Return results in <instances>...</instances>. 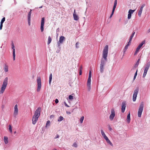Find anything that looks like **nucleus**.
Masks as SVG:
<instances>
[{"label": "nucleus", "instance_id": "nucleus-1", "mask_svg": "<svg viewBox=\"0 0 150 150\" xmlns=\"http://www.w3.org/2000/svg\"><path fill=\"white\" fill-rule=\"evenodd\" d=\"M108 52V46L106 45L103 51V58L101 61V63L100 66V71L101 73H103L104 71V67L107 61V57Z\"/></svg>", "mask_w": 150, "mask_h": 150}, {"label": "nucleus", "instance_id": "nucleus-2", "mask_svg": "<svg viewBox=\"0 0 150 150\" xmlns=\"http://www.w3.org/2000/svg\"><path fill=\"white\" fill-rule=\"evenodd\" d=\"M144 107V103L143 102L141 103L138 112V116L140 117H141L142 113L143 111Z\"/></svg>", "mask_w": 150, "mask_h": 150}, {"label": "nucleus", "instance_id": "nucleus-3", "mask_svg": "<svg viewBox=\"0 0 150 150\" xmlns=\"http://www.w3.org/2000/svg\"><path fill=\"white\" fill-rule=\"evenodd\" d=\"M37 83L38 84V88L37 91L39 92L40 91L41 87V79L40 77H38L37 79Z\"/></svg>", "mask_w": 150, "mask_h": 150}, {"label": "nucleus", "instance_id": "nucleus-4", "mask_svg": "<svg viewBox=\"0 0 150 150\" xmlns=\"http://www.w3.org/2000/svg\"><path fill=\"white\" fill-rule=\"evenodd\" d=\"M139 90V88L138 87H137L135 90L134 91V94L133 96V101H135L136 100L137 95L138 94Z\"/></svg>", "mask_w": 150, "mask_h": 150}, {"label": "nucleus", "instance_id": "nucleus-5", "mask_svg": "<svg viewBox=\"0 0 150 150\" xmlns=\"http://www.w3.org/2000/svg\"><path fill=\"white\" fill-rule=\"evenodd\" d=\"M41 110V108L40 107L38 108L35 111L34 115L33 116L39 118L40 116Z\"/></svg>", "mask_w": 150, "mask_h": 150}, {"label": "nucleus", "instance_id": "nucleus-6", "mask_svg": "<svg viewBox=\"0 0 150 150\" xmlns=\"http://www.w3.org/2000/svg\"><path fill=\"white\" fill-rule=\"evenodd\" d=\"M145 43V41L144 40L140 43L137 47L136 50L134 53V55H136L139 51L140 49L142 47V45Z\"/></svg>", "mask_w": 150, "mask_h": 150}, {"label": "nucleus", "instance_id": "nucleus-7", "mask_svg": "<svg viewBox=\"0 0 150 150\" xmlns=\"http://www.w3.org/2000/svg\"><path fill=\"white\" fill-rule=\"evenodd\" d=\"M45 17H43L42 18L41 23V26H40V29L41 32H42L44 30V26L45 23Z\"/></svg>", "mask_w": 150, "mask_h": 150}, {"label": "nucleus", "instance_id": "nucleus-8", "mask_svg": "<svg viewBox=\"0 0 150 150\" xmlns=\"http://www.w3.org/2000/svg\"><path fill=\"white\" fill-rule=\"evenodd\" d=\"M15 46L14 45L13 42H12L11 44V48L13 49V60L14 61L15 60V50L14 48Z\"/></svg>", "mask_w": 150, "mask_h": 150}, {"label": "nucleus", "instance_id": "nucleus-9", "mask_svg": "<svg viewBox=\"0 0 150 150\" xmlns=\"http://www.w3.org/2000/svg\"><path fill=\"white\" fill-rule=\"evenodd\" d=\"M115 116V113L114 109H112L111 110V114L110 116V119L111 120H113Z\"/></svg>", "mask_w": 150, "mask_h": 150}, {"label": "nucleus", "instance_id": "nucleus-10", "mask_svg": "<svg viewBox=\"0 0 150 150\" xmlns=\"http://www.w3.org/2000/svg\"><path fill=\"white\" fill-rule=\"evenodd\" d=\"M145 5V4H143L141 6L138 12V16L140 17L141 16V15L142 14V11L143 10V8L144 7Z\"/></svg>", "mask_w": 150, "mask_h": 150}, {"label": "nucleus", "instance_id": "nucleus-11", "mask_svg": "<svg viewBox=\"0 0 150 150\" xmlns=\"http://www.w3.org/2000/svg\"><path fill=\"white\" fill-rule=\"evenodd\" d=\"M126 103L125 101H124L122 102V108H121V111L122 113L124 112L125 108H126Z\"/></svg>", "mask_w": 150, "mask_h": 150}, {"label": "nucleus", "instance_id": "nucleus-12", "mask_svg": "<svg viewBox=\"0 0 150 150\" xmlns=\"http://www.w3.org/2000/svg\"><path fill=\"white\" fill-rule=\"evenodd\" d=\"M8 78L6 77L5 78L4 80L2 86H4L6 87L8 84Z\"/></svg>", "mask_w": 150, "mask_h": 150}, {"label": "nucleus", "instance_id": "nucleus-13", "mask_svg": "<svg viewBox=\"0 0 150 150\" xmlns=\"http://www.w3.org/2000/svg\"><path fill=\"white\" fill-rule=\"evenodd\" d=\"M18 105L16 104L14 106V110L13 113L14 115L16 116L18 115Z\"/></svg>", "mask_w": 150, "mask_h": 150}, {"label": "nucleus", "instance_id": "nucleus-14", "mask_svg": "<svg viewBox=\"0 0 150 150\" xmlns=\"http://www.w3.org/2000/svg\"><path fill=\"white\" fill-rule=\"evenodd\" d=\"M73 16L74 20L75 21H77L79 19V18L78 16L76 15L75 10H74Z\"/></svg>", "mask_w": 150, "mask_h": 150}, {"label": "nucleus", "instance_id": "nucleus-15", "mask_svg": "<svg viewBox=\"0 0 150 150\" xmlns=\"http://www.w3.org/2000/svg\"><path fill=\"white\" fill-rule=\"evenodd\" d=\"M65 38L64 36H61L60 37L59 41L58 42L59 43L62 44L64 41L65 40Z\"/></svg>", "mask_w": 150, "mask_h": 150}, {"label": "nucleus", "instance_id": "nucleus-16", "mask_svg": "<svg viewBox=\"0 0 150 150\" xmlns=\"http://www.w3.org/2000/svg\"><path fill=\"white\" fill-rule=\"evenodd\" d=\"M38 118L37 117H35L34 116L33 117L32 119L33 124L35 125L36 123L37 120H38Z\"/></svg>", "mask_w": 150, "mask_h": 150}, {"label": "nucleus", "instance_id": "nucleus-17", "mask_svg": "<svg viewBox=\"0 0 150 150\" xmlns=\"http://www.w3.org/2000/svg\"><path fill=\"white\" fill-rule=\"evenodd\" d=\"M130 119H130V112H129L127 115V123L128 124H129L130 122Z\"/></svg>", "mask_w": 150, "mask_h": 150}, {"label": "nucleus", "instance_id": "nucleus-18", "mask_svg": "<svg viewBox=\"0 0 150 150\" xmlns=\"http://www.w3.org/2000/svg\"><path fill=\"white\" fill-rule=\"evenodd\" d=\"M106 141L107 143L109 144L111 146H113V144L110 142V141L109 140L107 136L105 138H104Z\"/></svg>", "mask_w": 150, "mask_h": 150}, {"label": "nucleus", "instance_id": "nucleus-19", "mask_svg": "<svg viewBox=\"0 0 150 150\" xmlns=\"http://www.w3.org/2000/svg\"><path fill=\"white\" fill-rule=\"evenodd\" d=\"M32 11V10L30 9V11L29 12L28 14V20H30L31 18V11Z\"/></svg>", "mask_w": 150, "mask_h": 150}, {"label": "nucleus", "instance_id": "nucleus-20", "mask_svg": "<svg viewBox=\"0 0 150 150\" xmlns=\"http://www.w3.org/2000/svg\"><path fill=\"white\" fill-rule=\"evenodd\" d=\"M6 88V87H5L2 86L1 88V90L0 91V93H3L4 92Z\"/></svg>", "mask_w": 150, "mask_h": 150}, {"label": "nucleus", "instance_id": "nucleus-21", "mask_svg": "<svg viewBox=\"0 0 150 150\" xmlns=\"http://www.w3.org/2000/svg\"><path fill=\"white\" fill-rule=\"evenodd\" d=\"M4 141L6 144H7L8 143V138L6 136H4Z\"/></svg>", "mask_w": 150, "mask_h": 150}, {"label": "nucleus", "instance_id": "nucleus-22", "mask_svg": "<svg viewBox=\"0 0 150 150\" xmlns=\"http://www.w3.org/2000/svg\"><path fill=\"white\" fill-rule=\"evenodd\" d=\"M52 79V73H51L49 76V83L50 85L51 81Z\"/></svg>", "mask_w": 150, "mask_h": 150}, {"label": "nucleus", "instance_id": "nucleus-23", "mask_svg": "<svg viewBox=\"0 0 150 150\" xmlns=\"http://www.w3.org/2000/svg\"><path fill=\"white\" fill-rule=\"evenodd\" d=\"M101 132L102 136L104 138H105L106 137H107L103 130H101Z\"/></svg>", "mask_w": 150, "mask_h": 150}, {"label": "nucleus", "instance_id": "nucleus-24", "mask_svg": "<svg viewBox=\"0 0 150 150\" xmlns=\"http://www.w3.org/2000/svg\"><path fill=\"white\" fill-rule=\"evenodd\" d=\"M52 41V39L50 36L48 37V41H47V44L49 45L51 42Z\"/></svg>", "mask_w": 150, "mask_h": 150}, {"label": "nucleus", "instance_id": "nucleus-25", "mask_svg": "<svg viewBox=\"0 0 150 150\" xmlns=\"http://www.w3.org/2000/svg\"><path fill=\"white\" fill-rule=\"evenodd\" d=\"M135 33V32L133 31L131 34V35L130 36L129 39H130V40H132V39L134 37V36Z\"/></svg>", "mask_w": 150, "mask_h": 150}, {"label": "nucleus", "instance_id": "nucleus-26", "mask_svg": "<svg viewBox=\"0 0 150 150\" xmlns=\"http://www.w3.org/2000/svg\"><path fill=\"white\" fill-rule=\"evenodd\" d=\"M128 46H129L128 44H127L125 46L124 49L123 50V52L124 53L126 51V50L128 49Z\"/></svg>", "mask_w": 150, "mask_h": 150}, {"label": "nucleus", "instance_id": "nucleus-27", "mask_svg": "<svg viewBox=\"0 0 150 150\" xmlns=\"http://www.w3.org/2000/svg\"><path fill=\"white\" fill-rule=\"evenodd\" d=\"M91 77H88L87 81V84H91Z\"/></svg>", "mask_w": 150, "mask_h": 150}, {"label": "nucleus", "instance_id": "nucleus-28", "mask_svg": "<svg viewBox=\"0 0 150 150\" xmlns=\"http://www.w3.org/2000/svg\"><path fill=\"white\" fill-rule=\"evenodd\" d=\"M63 120L64 117L62 116H60V117H59L58 119V121L59 122H60Z\"/></svg>", "mask_w": 150, "mask_h": 150}, {"label": "nucleus", "instance_id": "nucleus-29", "mask_svg": "<svg viewBox=\"0 0 150 150\" xmlns=\"http://www.w3.org/2000/svg\"><path fill=\"white\" fill-rule=\"evenodd\" d=\"M150 66V62H148L146 64L145 67L149 69Z\"/></svg>", "mask_w": 150, "mask_h": 150}, {"label": "nucleus", "instance_id": "nucleus-30", "mask_svg": "<svg viewBox=\"0 0 150 150\" xmlns=\"http://www.w3.org/2000/svg\"><path fill=\"white\" fill-rule=\"evenodd\" d=\"M135 11V10H132V9H129L128 11V13L132 14Z\"/></svg>", "mask_w": 150, "mask_h": 150}, {"label": "nucleus", "instance_id": "nucleus-31", "mask_svg": "<svg viewBox=\"0 0 150 150\" xmlns=\"http://www.w3.org/2000/svg\"><path fill=\"white\" fill-rule=\"evenodd\" d=\"M4 71L6 72H7L8 71V67L7 66L5 65L4 68Z\"/></svg>", "mask_w": 150, "mask_h": 150}, {"label": "nucleus", "instance_id": "nucleus-32", "mask_svg": "<svg viewBox=\"0 0 150 150\" xmlns=\"http://www.w3.org/2000/svg\"><path fill=\"white\" fill-rule=\"evenodd\" d=\"M91 84H87V87H88V91H90L91 90Z\"/></svg>", "mask_w": 150, "mask_h": 150}, {"label": "nucleus", "instance_id": "nucleus-33", "mask_svg": "<svg viewBox=\"0 0 150 150\" xmlns=\"http://www.w3.org/2000/svg\"><path fill=\"white\" fill-rule=\"evenodd\" d=\"M8 129L10 132L12 134V127L11 125H9Z\"/></svg>", "mask_w": 150, "mask_h": 150}, {"label": "nucleus", "instance_id": "nucleus-34", "mask_svg": "<svg viewBox=\"0 0 150 150\" xmlns=\"http://www.w3.org/2000/svg\"><path fill=\"white\" fill-rule=\"evenodd\" d=\"M60 43H59V42H57V47L58 49H61V44Z\"/></svg>", "mask_w": 150, "mask_h": 150}, {"label": "nucleus", "instance_id": "nucleus-35", "mask_svg": "<svg viewBox=\"0 0 150 150\" xmlns=\"http://www.w3.org/2000/svg\"><path fill=\"white\" fill-rule=\"evenodd\" d=\"M84 118V117L83 116L81 117V118L80 119V122L81 123H82L83 122Z\"/></svg>", "mask_w": 150, "mask_h": 150}, {"label": "nucleus", "instance_id": "nucleus-36", "mask_svg": "<svg viewBox=\"0 0 150 150\" xmlns=\"http://www.w3.org/2000/svg\"><path fill=\"white\" fill-rule=\"evenodd\" d=\"M50 121L49 120L47 121L46 124V127L49 126L50 125Z\"/></svg>", "mask_w": 150, "mask_h": 150}, {"label": "nucleus", "instance_id": "nucleus-37", "mask_svg": "<svg viewBox=\"0 0 150 150\" xmlns=\"http://www.w3.org/2000/svg\"><path fill=\"white\" fill-rule=\"evenodd\" d=\"M139 64V62H137L134 66V67L136 68L137 67H138V66Z\"/></svg>", "mask_w": 150, "mask_h": 150}, {"label": "nucleus", "instance_id": "nucleus-38", "mask_svg": "<svg viewBox=\"0 0 150 150\" xmlns=\"http://www.w3.org/2000/svg\"><path fill=\"white\" fill-rule=\"evenodd\" d=\"M69 99L71 100L73 99V97L71 95H70L69 96Z\"/></svg>", "mask_w": 150, "mask_h": 150}, {"label": "nucleus", "instance_id": "nucleus-39", "mask_svg": "<svg viewBox=\"0 0 150 150\" xmlns=\"http://www.w3.org/2000/svg\"><path fill=\"white\" fill-rule=\"evenodd\" d=\"M45 2L47 4H48L50 3V0H45Z\"/></svg>", "mask_w": 150, "mask_h": 150}, {"label": "nucleus", "instance_id": "nucleus-40", "mask_svg": "<svg viewBox=\"0 0 150 150\" xmlns=\"http://www.w3.org/2000/svg\"><path fill=\"white\" fill-rule=\"evenodd\" d=\"M73 146L75 148H76L77 147V145L76 142H75L73 144Z\"/></svg>", "mask_w": 150, "mask_h": 150}, {"label": "nucleus", "instance_id": "nucleus-41", "mask_svg": "<svg viewBox=\"0 0 150 150\" xmlns=\"http://www.w3.org/2000/svg\"><path fill=\"white\" fill-rule=\"evenodd\" d=\"M79 44V43L78 42H77L76 43V48H78L79 47L78 46V45Z\"/></svg>", "mask_w": 150, "mask_h": 150}, {"label": "nucleus", "instance_id": "nucleus-42", "mask_svg": "<svg viewBox=\"0 0 150 150\" xmlns=\"http://www.w3.org/2000/svg\"><path fill=\"white\" fill-rule=\"evenodd\" d=\"M147 72L144 71V74H143V78H144L145 77L146 74H147Z\"/></svg>", "mask_w": 150, "mask_h": 150}, {"label": "nucleus", "instance_id": "nucleus-43", "mask_svg": "<svg viewBox=\"0 0 150 150\" xmlns=\"http://www.w3.org/2000/svg\"><path fill=\"white\" fill-rule=\"evenodd\" d=\"M131 15H132V14H128V19H130L131 18Z\"/></svg>", "mask_w": 150, "mask_h": 150}, {"label": "nucleus", "instance_id": "nucleus-44", "mask_svg": "<svg viewBox=\"0 0 150 150\" xmlns=\"http://www.w3.org/2000/svg\"><path fill=\"white\" fill-rule=\"evenodd\" d=\"M117 4V0H115L114 3V5L115 6H116Z\"/></svg>", "mask_w": 150, "mask_h": 150}, {"label": "nucleus", "instance_id": "nucleus-45", "mask_svg": "<svg viewBox=\"0 0 150 150\" xmlns=\"http://www.w3.org/2000/svg\"><path fill=\"white\" fill-rule=\"evenodd\" d=\"M64 104L65 105L66 107H69V106L67 104V103H66V102L64 101Z\"/></svg>", "mask_w": 150, "mask_h": 150}, {"label": "nucleus", "instance_id": "nucleus-46", "mask_svg": "<svg viewBox=\"0 0 150 150\" xmlns=\"http://www.w3.org/2000/svg\"><path fill=\"white\" fill-rule=\"evenodd\" d=\"M132 40H130V39H129V41L127 44L129 45V46L130 45L131 43V41H132Z\"/></svg>", "mask_w": 150, "mask_h": 150}, {"label": "nucleus", "instance_id": "nucleus-47", "mask_svg": "<svg viewBox=\"0 0 150 150\" xmlns=\"http://www.w3.org/2000/svg\"><path fill=\"white\" fill-rule=\"evenodd\" d=\"M148 69H148L146 67H145L144 71L147 72L148 70Z\"/></svg>", "mask_w": 150, "mask_h": 150}, {"label": "nucleus", "instance_id": "nucleus-48", "mask_svg": "<svg viewBox=\"0 0 150 150\" xmlns=\"http://www.w3.org/2000/svg\"><path fill=\"white\" fill-rule=\"evenodd\" d=\"M88 77H91V71H90Z\"/></svg>", "mask_w": 150, "mask_h": 150}, {"label": "nucleus", "instance_id": "nucleus-49", "mask_svg": "<svg viewBox=\"0 0 150 150\" xmlns=\"http://www.w3.org/2000/svg\"><path fill=\"white\" fill-rule=\"evenodd\" d=\"M5 18L4 17L3 18H2V19L1 20V21H3V22H4L5 21Z\"/></svg>", "mask_w": 150, "mask_h": 150}, {"label": "nucleus", "instance_id": "nucleus-50", "mask_svg": "<svg viewBox=\"0 0 150 150\" xmlns=\"http://www.w3.org/2000/svg\"><path fill=\"white\" fill-rule=\"evenodd\" d=\"M137 71H138V69H137V70L136 71V72L135 73L134 76H137Z\"/></svg>", "mask_w": 150, "mask_h": 150}, {"label": "nucleus", "instance_id": "nucleus-51", "mask_svg": "<svg viewBox=\"0 0 150 150\" xmlns=\"http://www.w3.org/2000/svg\"><path fill=\"white\" fill-rule=\"evenodd\" d=\"M55 103H57L59 102V100L57 99H56L55 100Z\"/></svg>", "mask_w": 150, "mask_h": 150}, {"label": "nucleus", "instance_id": "nucleus-52", "mask_svg": "<svg viewBox=\"0 0 150 150\" xmlns=\"http://www.w3.org/2000/svg\"><path fill=\"white\" fill-rule=\"evenodd\" d=\"M61 50V49H59L58 48L57 51H56V52L58 53H59L60 52Z\"/></svg>", "mask_w": 150, "mask_h": 150}, {"label": "nucleus", "instance_id": "nucleus-53", "mask_svg": "<svg viewBox=\"0 0 150 150\" xmlns=\"http://www.w3.org/2000/svg\"><path fill=\"white\" fill-rule=\"evenodd\" d=\"M108 129L110 131H111L112 129V128H111L110 125H109L108 126Z\"/></svg>", "mask_w": 150, "mask_h": 150}, {"label": "nucleus", "instance_id": "nucleus-54", "mask_svg": "<svg viewBox=\"0 0 150 150\" xmlns=\"http://www.w3.org/2000/svg\"><path fill=\"white\" fill-rule=\"evenodd\" d=\"M79 75H81L82 74V70H79Z\"/></svg>", "mask_w": 150, "mask_h": 150}, {"label": "nucleus", "instance_id": "nucleus-55", "mask_svg": "<svg viewBox=\"0 0 150 150\" xmlns=\"http://www.w3.org/2000/svg\"><path fill=\"white\" fill-rule=\"evenodd\" d=\"M2 27H3V25L0 24V30H2Z\"/></svg>", "mask_w": 150, "mask_h": 150}, {"label": "nucleus", "instance_id": "nucleus-56", "mask_svg": "<svg viewBox=\"0 0 150 150\" xmlns=\"http://www.w3.org/2000/svg\"><path fill=\"white\" fill-rule=\"evenodd\" d=\"M28 24L29 25H30V20H28Z\"/></svg>", "mask_w": 150, "mask_h": 150}, {"label": "nucleus", "instance_id": "nucleus-57", "mask_svg": "<svg viewBox=\"0 0 150 150\" xmlns=\"http://www.w3.org/2000/svg\"><path fill=\"white\" fill-rule=\"evenodd\" d=\"M59 137V136L58 134H57L56 136L54 137L55 139H56L57 138H58Z\"/></svg>", "mask_w": 150, "mask_h": 150}, {"label": "nucleus", "instance_id": "nucleus-58", "mask_svg": "<svg viewBox=\"0 0 150 150\" xmlns=\"http://www.w3.org/2000/svg\"><path fill=\"white\" fill-rule=\"evenodd\" d=\"M113 13H111V15L110 16V17H109V18H111L112 17V16H113Z\"/></svg>", "mask_w": 150, "mask_h": 150}, {"label": "nucleus", "instance_id": "nucleus-59", "mask_svg": "<svg viewBox=\"0 0 150 150\" xmlns=\"http://www.w3.org/2000/svg\"><path fill=\"white\" fill-rule=\"evenodd\" d=\"M66 113L68 114H71V112L69 111H67Z\"/></svg>", "mask_w": 150, "mask_h": 150}, {"label": "nucleus", "instance_id": "nucleus-60", "mask_svg": "<svg viewBox=\"0 0 150 150\" xmlns=\"http://www.w3.org/2000/svg\"><path fill=\"white\" fill-rule=\"evenodd\" d=\"M115 9H112V13H113L114 14V12L115 11Z\"/></svg>", "mask_w": 150, "mask_h": 150}, {"label": "nucleus", "instance_id": "nucleus-61", "mask_svg": "<svg viewBox=\"0 0 150 150\" xmlns=\"http://www.w3.org/2000/svg\"><path fill=\"white\" fill-rule=\"evenodd\" d=\"M82 66H81L80 67L79 70H82Z\"/></svg>", "mask_w": 150, "mask_h": 150}, {"label": "nucleus", "instance_id": "nucleus-62", "mask_svg": "<svg viewBox=\"0 0 150 150\" xmlns=\"http://www.w3.org/2000/svg\"><path fill=\"white\" fill-rule=\"evenodd\" d=\"M59 28H58L57 29V32H59Z\"/></svg>", "mask_w": 150, "mask_h": 150}, {"label": "nucleus", "instance_id": "nucleus-63", "mask_svg": "<svg viewBox=\"0 0 150 150\" xmlns=\"http://www.w3.org/2000/svg\"><path fill=\"white\" fill-rule=\"evenodd\" d=\"M116 6H115L114 5L113 6V9H115L116 8Z\"/></svg>", "mask_w": 150, "mask_h": 150}, {"label": "nucleus", "instance_id": "nucleus-64", "mask_svg": "<svg viewBox=\"0 0 150 150\" xmlns=\"http://www.w3.org/2000/svg\"><path fill=\"white\" fill-rule=\"evenodd\" d=\"M4 22H3V21H1V22H0V24L3 25V24L4 23Z\"/></svg>", "mask_w": 150, "mask_h": 150}]
</instances>
